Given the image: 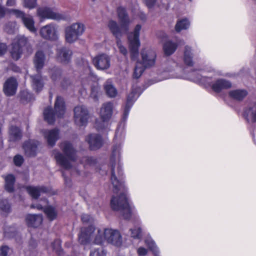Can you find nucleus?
<instances>
[{
	"label": "nucleus",
	"instance_id": "obj_1",
	"mask_svg": "<svg viewBox=\"0 0 256 256\" xmlns=\"http://www.w3.org/2000/svg\"><path fill=\"white\" fill-rule=\"evenodd\" d=\"M111 181L114 193L110 201L112 208L114 210L120 211L125 219H130L132 215L137 214L134 206L129 200L127 188L124 184V182L122 180L117 178L113 166Z\"/></svg>",
	"mask_w": 256,
	"mask_h": 256
},
{
	"label": "nucleus",
	"instance_id": "obj_2",
	"mask_svg": "<svg viewBox=\"0 0 256 256\" xmlns=\"http://www.w3.org/2000/svg\"><path fill=\"white\" fill-rule=\"evenodd\" d=\"M92 240L94 243L97 244H100L104 242H107L114 246H119L122 244V236L117 230L112 228L95 230L92 226L88 228H82L78 236L80 243L85 246L89 244Z\"/></svg>",
	"mask_w": 256,
	"mask_h": 256
},
{
	"label": "nucleus",
	"instance_id": "obj_3",
	"mask_svg": "<svg viewBox=\"0 0 256 256\" xmlns=\"http://www.w3.org/2000/svg\"><path fill=\"white\" fill-rule=\"evenodd\" d=\"M117 13L120 26L119 27L116 22L110 20L108 23V28L114 35L118 38L128 31L130 20L124 8L118 7Z\"/></svg>",
	"mask_w": 256,
	"mask_h": 256
},
{
	"label": "nucleus",
	"instance_id": "obj_4",
	"mask_svg": "<svg viewBox=\"0 0 256 256\" xmlns=\"http://www.w3.org/2000/svg\"><path fill=\"white\" fill-rule=\"evenodd\" d=\"M60 148L65 156H64L60 152H54V158L59 165L66 170H68L71 167L70 162L75 160V150L71 144L67 142L62 143Z\"/></svg>",
	"mask_w": 256,
	"mask_h": 256
},
{
	"label": "nucleus",
	"instance_id": "obj_5",
	"mask_svg": "<svg viewBox=\"0 0 256 256\" xmlns=\"http://www.w3.org/2000/svg\"><path fill=\"white\" fill-rule=\"evenodd\" d=\"M191 80L200 83L206 86H210L216 92L232 86L231 82L226 80L218 79L214 81L211 77L202 76L199 74H198L196 78H191Z\"/></svg>",
	"mask_w": 256,
	"mask_h": 256
},
{
	"label": "nucleus",
	"instance_id": "obj_6",
	"mask_svg": "<svg viewBox=\"0 0 256 256\" xmlns=\"http://www.w3.org/2000/svg\"><path fill=\"white\" fill-rule=\"evenodd\" d=\"M6 14L10 15H14L18 18H20L24 25L28 30L31 32H36V28L34 26V21L32 16L26 14L23 12L18 10L6 9L0 4V18L4 16Z\"/></svg>",
	"mask_w": 256,
	"mask_h": 256
},
{
	"label": "nucleus",
	"instance_id": "obj_7",
	"mask_svg": "<svg viewBox=\"0 0 256 256\" xmlns=\"http://www.w3.org/2000/svg\"><path fill=\"white\" fill-rule=\"evenodd\" d=\"M66 108L64 100L60 96L56 98L54 104V112L50 107L46 108L44 112V120L50 124L54 122L56 118H61L65 113Z\"/></svg>",
	"mask_w": 256,
	"mask_h": 256
},
{
	"label": "nucleus",
	"instance_id": "obj_8",
	"mask_svg": "<svg viewBox=\"0 0 256 256\" xmlns=\"http://www.w3.org/2000/svg\"><path fill=\"white\" fill-rule=\"evenodd\" d=\"M141 26L137 24L134 31L128 35L129 48L131 54V58L135 60L138 56V48L140 45V32Z\"/></svg>",
	"mask_w": 256,
	"mask_h": 256
},
{
	"label": "nucleus",
	"instance_id": "obj_9",
	"mask_svg": "<svg viewBox=\"0 0 256 256\" xmlns=\"http://www.w3.org/2000/svg\"><path fill=\"white\" fill-rule=\"evenodd\" d=\"M28 38L24 36L20 35L16 36L12 44L10 53L12 58L14 60H18L26 48L28 46Z\"/></svg>",
	"mask_w": 256,
	"mask_h": 256
},
{
	"label": "nucleus",
	"instance_id": "obj_10",
	"mask_svg": "<svg viewBox=\"0 0 256 256\" xmlns=\"http://www.w3.org/2000/svg\"><path fill=\"white\" fill-rule=\"evenodd\" d=\"M84 30V26L81 23H74L66 27L65 30L66 41L69 43L74 42L83 34Z\"/></svg>",
	"mask_w": 256,
	"mask_h": 256
},
{
	"label": "nucleus",
	"instance_id": "obj_11",
	"mask_svg": "<svg viewBox=\"0 0 256 256\" xmlns=\"http://www.w3.org/2000/svg\"><path fill=\"white\" fill-rule=\"evenodd\" d=\"M113 106L110 102L104 104L100 108V116L102 122L96 121V127L98 130L102 129L108 124V122L111 118L112 114Z\"/></svg>",
	"mask_w": 256,
	"mask_h": 256
},
{
	"label": "nucleus",
	"instance_id": "obj_12",
	"mask_svg": "<svg viewBox=\"0 0 256 256\" xmlns=\"http://www.w3.org/2000/svg\"><path fill=\"white\" fill-rule=\"evenodd\" d=\"M40 34L44 40H56L59 36L58 27L52 23L46 24L40 28Z\"/></svg>",
	"mask_w": 256,
	"mask_h": 256
},
{
	"label": "nucleus",
	"instance_id": "obj_13",
	"mask_svg": "<svg viewBox=\"0 0 256 256\" xmlns=\"http://www.w3.org/2000/svg\"><path fill=\"white\" fill-rule=\"evenodd\" d=\"M37 16L42 20L50 19L60 20L64 19V16L62 14L58 13L53 8L48 7L38 8Z\"/></svg>",
	"mask_w": 256,
	"mask_h": 256
},
{
	"label": "nucleus",
	"instance_id": "obj_14",
	"mask_svg": "<svg viewBox=\"0 0 256 256\" xmlns=\"http://www.w3.org/2000/svg\"><path fill=\"white\" fill-rule=\"evenodd\" d=\"M88 118L87 109L83 106H78L74 109V120L78 126H85Z\"/></svg>",
	"mask_w": 256,
	"mask_h": 256
},
{
	"label": "nucleus",
	"instance_id": "obj_15",
	"mask_svg": "<svg viewBox=\"0 0 256 256\" xmlns=\"http://www.w3.org/2000/svg\"><path fill=\"white\" fill-rule=\"evenodd\" d=\"M142 64L145 68L153 66L156 63V52L151 48H144L141 52Z\"/></svg>",
	"mask_w": 256,
	"mask_h": 256
},
{
	"label": "nucleus",
	"instance_id": "obj_16",
	"mask_svg": "<svg viewBox=\"0 0 256 256\" xmlns=\"http://www.w3.org/2000/svg\"><path fill=\"white\" fill-rule=\"evenodd\" d=\"M92 62L98 69L106 70L110 67V59L108 56L106 54H100L92 59Z\"/></svg>",
	"mask_w": 256,
	"mask_h": 256
},
{
	"label": "nucleus",
	"instance_id": "obj_17",
	"mask_svg": "<svg viewBox=\"0 0 256 256\" xmlns=\"http://www.w3.org/2000/svg\"><path fill=\"white\" fill-rule=\"evenodd\" d=\"M18 82L14 78H8L4 85V92L7 96H11L14 94L16 92Z\"/></svg>",
	"mask_w": 256,
	"mask_h": 256
},
{
	"label": "nucleus",
	"instance_id": "obj_18",
	"mask_svg": "<svg viewBox=\"0 0 256 256\" xmlns=\"http://www.w3.org/2000/svg\"><path fill=\"white\" fill-rule=\"evenodd\" d=\"M244 116L248 122H256V103L248 104L244 111Z\"/></svg>",
	"mask_w": 256,
	"mask_h": 256
},
{
	"label": "nucleus",
	"instance_id": "obj_19",
	"mask_svg": "<svg viewBox=\"0 0 256 256\" xmlns=\"http://www.w3.org/2000/svg\"><path fill=\"white\" fill-rule=\"evenodd\" d=\"M138 96V95L137 94L136 92L134 90H132L128 95L122 116L124 121H125L128 118L130 108Z\"/></svg>",
	"mask_w": 256,
	"mask_h": 256
},
{
	"label": "nucleus",
	"instance_id": "obj_20",
	"mask_svg": "<svg viewBox=\"0 0 256 256\" xmlns=\"http://www.w3.org/2000/svg\"><path fill=\"white\" fill-rule=\"evenodd\" d=\"M138 96V95L137 94L136 92L134 90H132L128 95L122 116L124 121H125L128 118L130 108Z\"/></svg>",
	"mask_w": 256,
	"mask_h": 256
},
{
	"label": "nucleus",
	"instance_id": "obj_21",
	"mask_svg": "<svg viewBox=\"0 0 256 256\" xmlns=\"http://www.w3.org/2000/svg\"><path fill=\"white\" fill-rule=\"evenodd\" d=\"M44 136L50 146L54 145L56 141L59 138V132L58 130H44L43 132Z\"/></svg>",
	"mask_w": 256,
	"mask_h": 256
},
{
	"label": "nucleus",
	"instance_id": "obj_22",
	"mask_svg": "<svg viewBox=\"0 0 256 256\" xmlns=\"http://www.w3.org/2000/svg\"><path fill=\"white\" fill-rule=\"evenodd\" d=\"M26 222L28 226L37 228L42 224V216L41 214H28L26 217Z\"/></svg>",
	"mask_w": 256,
	"mask_h": 256
},
{
	"label": "nucleus",
	"instance_id": "obj_23",
	"mask_svg": "<svg viewBox=\"0 0 256 256\" xmlns=\"http://www.w3.org/2000/svg\"><path fill=\"white\" fill-rule=\"evenodd\" d=\"M86 140L88 143L90 148L92 150L99 148L102 144L101 137L98 134L89 135L86 138Z\"/></svg>",
	"mask_w": 256,
	"mask_h": 256
},
{
	"label": "nucleus",
	"instance_id": "obj_24",
	"mask_svg": "<svg viewBox=\"0 0 256 256\" xmlns=\"http://www.w3.org/2000/svg\"><path fill=\"white\" fill-rule=\"evenodd\" d=\"M45 56L44 52L41 50L38 51L34 56V60L35 67L38 70H41L44 63Z\"/></svg>",
	"mask_w": 256,
	"mask_h": 256
},
{
	"label": "nucleus",
	"instance_id": "obj_25",
	"mask_svg": "<svg viewBox=\"0 0 256 256\" xmlns=\"http://www.w3.org/2000/svg\"><path fill=\"white\" fill-rule=\"evenodd\" d=\"M26 154L28 156H34L36 154V144L34 140L26 142L23 146Z\"/></svg>",
	"mask_w": 256,
	"mask_h": 256
},
{
	"label": "nucleus",
	"instance_id": "obj_26",
	"mask_svg": "<svg viewBox=\"0 0 256 256\" xmlns=\"http://www.w3.org/2000/svg\"><path fill=\"white\" fill-rule=\"evenodd\" d=\"M177 46L176 43L171 40L166 41L163 44V50L164 54L167 56L172 55L176 51Z\"/></svg>",
	"mask_w": 256,
	"mask_h": 256
},
{
	"label": "nucleus",
	"instance_id": "obj_27",
	"mask_svg": "<svg viewBox=\"0 0 256 256\" xmlns=\"http://www.w3.org/2000/svg\"><path fill=\"white\" fill-rule=\"evenodd\" d=\"M26 190L28 193L30 194V196L34 198H37L40 194L41 192H47V189L43 186H27L26 188Z\"/></svg>",
	"mask_w": 256,
	"mask_h": 256
},
{
	"label": "nucleus",
	"instance_id": "obj_28",
	"mask_svg": "<svg viewBox=\"0 0 256 256\" xmlns=\"http://www.w3.org/2000/svg\"><path fill=\"white\" fill-rule=\"evenodd\" d=\"M10 140L16 142L20 140L22 136L20 130L15 126H12L10 129Z\"/></svg>",
	"mask_w": 256,
	"mask_h": 256
},
{
	"label": "nucleus",
	"instance_id": "obj_29",
	"mask_svg": "<svg viewBox=\"0 0 256 256\" xmlns=\"http://www.w3.org/2000/svg\"><path fill=\"white\" fill-rule=\"evenodd\" d=\"M58 59L60 62L66 63L68 62L72 55V52L66 48L59 50L58 52Z\"/></svg>",
	"mask_w": 256,
	"mask_h": 256
},
{
	"label": "nucleus",
	"instance_id": "obj_30",
	"mask_svg": "<svg viewBox=\"0 0 256 256\" xmlns=\"http://www.w3.org/2000/svg\"><path fill=\"white\" fill-rule=\"evenodd\" d=\"M248 94V92L244 90H236L229 92L230 96L237 100H242Z\"/></svg>",
	"mask_w": 256,
	"mask_h": 256
},
{
	"label": "nucleus",
	"instance_id": "obj_31",
	"mask_svg": "<svg viewBox=\"0 0 256 256\" xmlns=\"http://www.w3.org/2000/svg\"><path fill=\"white\" fill-rule=\"evenodd\" d=\"M104 88L106 94L110 98H114L116 96L118 92L116 88L112 84V82L108 80L104 84Z\"/></svg>",
	"mask_w": 256,
	"mask_h": 256
},
{
	"label": "nucleus",
	"instance_id": "obj_32",
	"mask_svg": "<svg viewBox=\"0 0 256 256\" xmlns=\"http://www.w3.org/2000/svg\"><path fill=\"white\" fill-rule=\"evenodd\" d=\"M184 60L186 64L188 66H192L193 64L192 54V49L190 47L186 46L184 52Z\"/></svg>",
	"mask_w": 256,
	"mask_h": 256
},
{
	"label": "nucleus",
	"instance_id": "obj_33",
	"mask_svg": "<svg viewBox=\"0 0 256 256\" xmlns=\"http://www.w3.org/2000/svg\"><path fill=\"white\" fill-rule=\"evenodd\" d=\"M145 243L155 256H157L159 254V249L151 237L147 238L145 240Z\"/></svg>",
	"mask_w": 256,
	"mask_h": 256
},
{
	"label": "nucleus",
	"instance_id": "obj_34",
	"mask_svg": "<svg viewBox=\"0 0 256 256\" xmlns=\"http://www.w3.org/2000/svg\"><path fill=\"white\" fill-rule=\"evenodd\" d=\"M4 179L6 190L8 192H12L14 190V177L12 174H8L4 178Z\"/></svg>",
	"mask_w": 256,
	"mask_h": 256
},
{
	"label": "nucleus",
	"instance_id": "obj_35",
	"mask_svg": "<svg viewBox=\"0 0 256 256\" xmlns=\"http://www.w3.org/2000/svg\"><path fill=\"white\" fill-rule=\"evenodd\" d=\"M32 80V86L36 92L42 90L43 87V83L42 82L41 76L39 75L31 76Z\"/></svg>",
	"mask_w": 256,
	"mask_h": 256
},
{
	"label": "nucleus",
	"instance_id": "obj_36",
	"mask_svg": "<svg viewBox=\"0 0 256 256\" xmlns=\"http://www.w3.org/2000/svg\"><path fill=\"white\" fill-rule=\"evenodd\" d=\"M190 26V22L187 19H182L178 21L175 29L177 32H180L182 30L187 29Z\"/></svg>",
	"mask_w": 256,
	"mask_h": 256
},
{
	"label": "nucleus",
	"instance_id": "obj_37",
	"mask_svg": "<svg viewBox=\"0 0 256 256\" xmlns=\"http://www.w3.org/2000/svg\"><path fill=\"white\" fill-rule=\"evenodd\" d=\"M50 248L55 251L58 255L62 254V250L61 248V242L60 240H55L51 244Z\"/></svg>",
	"mask_w": 256,
	"mask_h": 256
},
{
	"label": "nucleus",
	"instance_id": "obj_38",
	"mask_svg": "<svg viewBox=\"0 0 256 256\" xmlns=\"http://www.w3.org/2000/svg\"><path fill=\"white\" fill-rule=\"evenodd\" d=\"M44 212L46 214L48 218L51 220H54L56 216L57 213L56 211L51 206H48L44 208Z\"/></svg>",
	"mask_w": 256,
	"mask_h": 256
},
{
	"label": "nucleus",
	"instance_id": "obj_39",
	"mask_svg": "<svg viewBox=\"0 0 256 256\" xmlns=\"http://www.w3.org/2000/svg\"><path fill=\"white\" fill-rule=\"evenodd\" d=\"M144 68L140 62H138L134 70V77L136 78H139L144 70Z\"/></svg>",
	"mask_w": 256,
	"mask_h": 256
},
{
	"label": "nucleus",
	"instance_id": "obj_40",
	"mask_svg": "<svg viewBox=\"0 0 256 256\" xmlns=\"http://www.w3.org/2000/svg\"><path fill=\"white\" fill-rule=\"evenodd\" d=\"M106 252L102 248H94L90 250L89 256H106Z\"/></svg>",
	"mask_w": 256,
	"mask_h": 256
},
{
	"label": "nucleus",
	"instance_id": "obj_41",
	"mask_svg": "<svg viewBox=\"0 0 256 256\" xmlns=\"http://www.w3.org/2000/svg\"><path fill=\"white\" fill-rule=\"evenodd\" d=\"M0 210L5 213H8L10 211V206L6 200L0 201Z\"/></svg>",
	"mask_w": 256,
	"mask_h": 256
},
{
	"label": "nucleus",
	"instance_id": "obj_42",
	"mask_svg": "<svg viewBox=\"0 0 256 256\" xmlns=\"http://www.w3.org/2000/svg\"><path fill=\"white\" fill-rule=\"evenodd\" d=\"M36 6V0H24V6L30 9L34 8Z\"/></svg>",
	"mask_w": 256,
	"mask_h": 256
},
{
	"label": "nucleus",
	"instance_id": "obj_43",
	"mask_svg": "<svg viewBox=\"0 0 256 256\" xmlns=\"http://www.w3.org/2000/svg\"><path fill=\"white\" fill-rule=\"evenodd\" d=\"M131 236L134 238L140 239L142 237V231L140 228L131 229Z\"/></svg>",
	"mask_w": 256,
	"mask_h": 256
},
{
	"label": "nucleus",
	"instance_id": "obj_44",
	"mask_svg": "<svg viewBox=\"0 0 256 256\" xmlns=\"http://www.w3.org/2000/svg\"><path fill=\"white\" fill-rule=\"evenodd\" d=\"M117 46L120 52L124 56H126L128 54L127 49L122 44L121 42L119 40L117 41Z\"/></svg>",
	"mask_w": 256,
	"mask_h": 256
},
{
	"label": "nucleus",
	"instance_id": "obj_45",
	"mask_svg": "<svg viewBox=\"0 0 256 256\" xmlns=\"http://www.w3.org/2000/svg\"><path fill=\"white\" fill-rule=\"evenodd\" d=\"M14 162L16 166H20L24 162V159L22 156L16 155L14 158Z\"/></svg>",
	"mask_w": 256,
	"mask_h": 256
},
{
	"label": "nucleus",
	"instance_id": "obj_46",
	"mask_svg": "<svg viewBox=\"0 0 256 256\" xmlns=\"http://www.w3.org/2000/svg\"><path fill=\"white\" fill-rule=\"evenodd\" d=\"M137 252L139 256H145L148 253V250L143 247H140L137 250Z\"/></svg>",
	"mask_w": 256,
	"mask_h": 256
},
{
	"label": "nucleus",
	"instance_id": "obj_47",
	"mask_svg": "<svg viewBox=\"0 0 256 256\" xmlns=\"http://www.w3.org/2000/svg\"><path fill=\"white\" fill-rule=\"evenodd\" d=\"M120 148V144H118V146H114V148L112 150V158H113V157H114V156L116 157V156H119Z\"/></svg>",
	"mask_w": 256,
	"mask_h": 256
},
{
	"label": "nucleus",
	"instance_id": "obj_48",
	"mask_svg": "<svg viewBox=\"0 0 256 256\" xmlns=\"http://www.w3.org/2000/svg\"><path fill=\"white\" fill-rule=\"evenodd\" d=\"M82 220L84 222H91L93 219L89 215L84 214L82 216Z\"/></svg>",
	"mask_w": 256,
	"mask_h": 256
},
{
	"label": "nucleus",
	"instance_id": "obj_49",
	"mask_svg": "<svg viewBox=\"0 0 256 256\" xmlns=\"http://www.w3.org/2000/svg\"><path fill=\"white\" fill-rule=\"evenodd\" d=\"M9 248L6 246H2L0 248V256H6Z\"/></svg>",
	"mask_w": 256,
	"mask_h": 256
},
{
	"label": "nucleus",
	"instance_id": "obj_50",
	"mask_svg": "<svg viewBox=\"0 0 256 256\" xmlns=\"http://www.w3.org/2000/svg\"><path fill=\"white\" fill-rule=\"evenodd\" d=\"M7 50V46L6 44L0 43V56L4 54Z\"/></svg>",
	"mask_w": 256,
	"mask_h": 256
},
{
	"label": "nucleus",
	"instance_id": "obj_51",
	"mask_svg": "<svg viewBox=\"0 0 256 256\" xmlns=\"http://www.w3.org/2000/svg\"><path fill=\"white\" fill-rule=\"evenodd\" d=\"M156 1V0H144V2L148 8H150L154 4Z\"/></svg>",
	"mask_w": 256,
	"mask_h": 256
},
{
	"label": "nucleus",
	"instance_id": "obj_52",
	"mask_svg": "<svg viewBox=\"0 0 256 256\" xmlns=\"http://www.w3.org/2000/svg\"><path fill=\"white\" fill-rule=\"evenodd\" d=\"M14 231V228L12 227H10L7 230L6 228L4 229V236L6 237H10V235L9 234L10 232H13Z\"/></svg>",
	"mask_w": 256,
	"mask_h": 256
},
{
	"label": "nucleus",
	"instance_id": "obj_53",
	"mask_svg": "<svg viewBox=\"0 0 256 256\" xmlns=\"http://www.w3.org/2000/svg\"><path fill=\"white\" fill-rule=\"evenodd\" d=\"M60 72L59 70H56L54 74H52V78L53 80H56L57 79V77L58 78L60 76Z\"/></svg>",
	"mask_w": 256,
	"mask_h": 256
},
{
	"label": "nucleus",
	"instance_id": "obj_54",
	"mask_svg": "<svg viewBox=\"0 0 256 256\" xmlns=\"http://www.w3.org/2000/svg\"><path fill=\"white\" fill-rule=\"evenodd\" d=\"M16 0H8L6 2V6H15Z\"/></svg>",
	"mask_w": 256,
	"mask_h": 256
},
{
	"label": "nucleus",
	"instance_id": "obj_55",
	"mask_svg": "<svg viewBox=\"0 0 256 256\" xmlns=\"http://www.w3.org/2000/svg\"><path fill=\"white\" fill-rule=\"evenodd\" d=\"M117 170H118V174L119 177L121 176L122 174L121 166H118V167Z\"/></svg>",
	"mask_w": 256,
	"mask_h": 256
},
{
	"label": "nucleus",
	"instance_id": "obj_56",
	"mask_svg": "<svg viewBox=\"0 0 256 256\" xmlns=\"http://www.w3.org/2000/svg\"><path fill=\"white\" fill-rule=\"evenodd\" d=\"M30 207L32 208H36L38 210H42L43 208V207L42 206L41 204H38L36 206H35L34 205H32Z\"/></svg>",
	"mask_w": 256,
	"mask_h": 256
},
{
	"label": "nucleus",
	"instance_id": "obj_57",
	"mask_svg": "<svg viewBox=\"0 0 256 256\" xmlns=\"http://www.w3.org/2000/svg\"><path fill=\"white\" fill-rule=\"evenodd\" d=\"M91 96L92 97H94V98H96V94L95 93V89L94 88H92V90Z\"/></svg>",
	"mask_w": 256,
	"mask_h": 256
},
{
	"label": "nucleus",
	"instance_id": "obj_58",
	"mask_svg": "<svg viewBox=\"0 0 256 256\" xmlns=\"http://www.w3.org/2000/svg\"><path fill=\"white\" fill-rule=\"evenodd\" d=\"M118 136V131H117L116 132V138H115V140H116V138H117V136Z\"/></svg>",
	"mask_w": 256,
	"mask_h": 256
},
{
	"label": "nucleus",
	"instance_id": "obj_59",
	"mask_svg": "<svg viewBox=\"0 0 256 256\" xmlns=\"http://www.w3.org/2000/svg\"><path fill=\"white\" fill-rule=\"evenodd\" d=\"M192 76H194V75H195V74H196V73H195L194 72H192Z\"/></svg>",
	"mask_w": 256,
	"mask_h": 256
},
{
	"label": "nucleus",
	"instance_id": "obj_60",
	"mask_svg": "<svg viewBox=\"0 0 256 256\" xmlns=\"http://www.w3.org/2000/svg\"><path fill=\"white\" fill-rule=\"evenodd\" d=\"M176 78H180L181 77L180 76H176Z\"/></svg>",
	"mask_w": 256,
	"mask_h": 256
},
{
	"label": "nucleus",
	"instance_id": "obj_61",
	"mask_svg": "<svg viewBox=\"0 0 256 256\" xmlns=\"http://www.w3.org/2000/svg\"><path fill=\"white\" fill-rule=\"evenodd\" d=\"M190 1H191L192 0H190Z\"/></svg>",
	"mask_w": 256,
	"mask_h": 256
}]
</instances>
